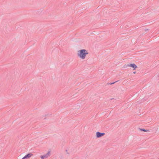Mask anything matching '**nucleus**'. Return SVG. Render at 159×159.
<instances>
[{
	"mask_svg": "<svg viewBox=\"0 0 159 159\" xmlns=\"http://www.w3.org/2000/svg\"><path fill=\"white\" fill-rule=\"evenodd\" d=\"M89 54L87 50L85 49H82L79 50L77 51V55L78 57L81 60H84L86 58V56Z\"/></svg>",
	"mask_w": 159,
	"mask_h": 159,
	"instance_id": "1",
	"label": "nucleus"
},
{
	"mask_svg": "<svg viewBox=\"0 0 159 159\" xmlns=\"http://www.w3.org/2000/svg\"><path fill=\"white\" fill-rule=\"evenodd\" d=\"M148 30H149V29H145V31H148Z\"/></svg>",
	"mask_w": 159,
	"mask_h": 159,
	"instance_id": "7",
	"label": "nucleus"
},
{
	"mask_svg": "<svg viewBox=\"0 0 159 159\" xmlns=\"http://www.w3.org/2000/svg\"><path fill=\"white\" fill-rule=\"evenodd\" d=\"M128 66L133 68L134 70H135L136 68H137V66L134 63L130 64L129 65H128Z\"/></svg>",
	"mask_w": 159,
	"mask_h": 159,
	"instance_id": "5",
	"label": "nucleus"
},
{
	"mask_svg": "<svg viewBox=\"0 0 159 159\" xmlns=\"http://www.w3.org/2000/svg\"><path fill=\"white\" fill-rule=\"evenodd\" d=\"M50 155L51 152L50 151H49L46 154L41 155L40 156V157L42 159H44L50 157Z\"/></svg>",
	"mask_w": 159,
	"mask_h": 159,
	"instance_id": "2",
	"label": "nucleus"
},
{
	"mask_svg": "<svg viewBox=\"0 0 159 159\" xmlns=\"http://www.w3.org/2000/svg\"><path fill=\"white\" fill-rule=\"evenodd\" d=\"M141 129V130L142 131H144V132H147V131H148L147 130H146V129Z\"/></svg>",
	"mask_w": 159,
	"mask_h": 159,
	"instance_id": "6",
	"label": "nucleus"
},
{
	"mask_svg": "<svg viewBox=\"0 0 159 159\" xmlns=\"http://www.w3.org/2000/svg\"><path fill=\"white\" fill-rule=\"evenodd\" d=\"M114 83H112L111 84H114Z\"/></svg>",
	"mask_w": 159,
	"mask_h": 159,
	"instance_id": "9",
	"label": "nucleus"
},
{
	"mask_svg": "<svg viewBox=\"0 0 159 159\" xmlns=\"http://www.w3.org/2000/svg\"><path fill=\"white\" fill-rule=\"evenodd\" d=\"M33 155L32 153H29L26 155L21 159H30Z\"/></svg>",
	"mask_w": 159,
	"mask_h": 159,
	"instance_id": "3",
	"label": "nucleus"
},
{
	"mask_svg": "<svg viewBox=\"0 0 159 159\" xmlns=\"http://www.w3.org/2000/svg\"><path fill=\"white\" fill-rule=\"evenodd\" d=\"M133 73L134 74H135L136 73V72H133Z\"/></svg>",
	"mask_w": 159,
	"mask_h": 159,
	"instance_id": "8",
	"label": "nucleus"
},
{
	"mask_svg": "<svg viewBox=\"0 0 159 159\" xmlns=\"http://www.w3.org/2000/svg\"><path fill=\"white\" fill-rule=\"evenodd\" d=\"M105 134L104 133H101L99 132H97L96 133V136L97 138H100L103 136Z\"/></svg>",
	"mask_w": 159,
	"mask_h": 159,
	"instance_id": "4",
	"label": "nucleus"
}]
</instances>
